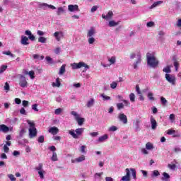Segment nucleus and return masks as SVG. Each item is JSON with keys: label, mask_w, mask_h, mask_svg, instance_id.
Returning <instances> with one entry per match:
<instances>
[{"label": "nucleus", "mask_w": 181, "mask_h": 181, "mask_svg": "<svg viewBox=\"0 0 181 181\" xmlns=\"http://www.w3.org/2000/svg\"><path fill=\"white\" fill-rule=\"evenodd\" d=\"M8 177L10 179V180L11 181H15L16 180V177H15V175H12V174H8Z\"/></svg>", "instance_id": "4d7b16f0"}, {"label": "nucleus", "mask_w": 181, "mask_h": 181, "mask_svg": "<svg viewBox=\"0 0 181 181\" xmlns=\"http://www.w3.org/2000/svg\"><path fill=\"white\" fill-rule=\"evenodd\" d=\"M175 132H176V131L174 129H168L167 132V134H168V135H173V138H177V136H179V135L175 134Z\"/></svg>", "instance_id": "cd10ccee"}, {"label": "nucleus", "mask_w": 181, "mask_h": 181, "mask_svg": "<svg viewBox=\"0 0 181 181\" xmlns=\"http://www.w3.org/2000/svg\"><path fill=\"white\" fill-rule=\"evenodd\" d=\"M86 148H87V146H81L80 147V151H81V153H86Z\"/></svg>", "instance_id": "6e6d98bb"}, {"label": "nucleus", "mask_w": 181, "mask_h": 181, "mask_svg": "<svg viewBox=\"0 0 181 181\" xmlns=\"http://www.w3.org/2000/svg\"><path fill=\"white\" fill-rule=\"evenodd\" d=\"M150 124L151 125V129L156 131V128H158V122H156L153 116L150 117Z\"/></svg>", "instance_id": "9b49d317"}, {"label": "nucleus", "mask_w": 181, "mask_h": 181, "mask_svg": "<svg viewBox=\"0 0 181 181\" xmlns=\"http://www.w3.org/2000/svg\"><path fill=\"white\" fill-rule=\"evenodd\" d=\"M27 123L29 125V138H35V136L37 135V130L36 129V127L35 126V122L30 120H27Z\"/></svg>", "instance_id": "20e7f679"}, {"label": "nucleus", "mask_w": 181, "mask_h": 181, "mask_svg": "<svg viewBox=\"0 0 181 181\" xmlns=\"http://www.w3.org/2000/svg\"><path fill=\"white\" fill-rule=\"evenodd\" d=\"M35 170H37V172L44 170H43V164L41 163H40L38 164V165L35 168Z\"/></svg>", "instance_id": "a19ab883"}, {"label": "nucleus", "mask_w": 181, "mask_h": 181, "mask_svg": "<svg viewBox=\"0 0 181 181\" xmlns=\"http://www.w3.org/2000/svg\"><path fill=\"white\" fill-rule=\"evenodd\" d=\"M51 159L53 162H57L58 158H57V153H56V152H53Z\"/></svg>", "instance_id": "58836bf2"}, {"label": "nucleus", "mask_w": 181, "mask_h": 181, "mask_svg": "<svg viewBox=\"0 0 181 181\" xmlns=\"http://www.w3.org/2000/svg\"><path fill=\"white\" fill-rule=\"evenodd\" d=\"M3 54H6V56H11V57H13L14 55L11 52V51H4Z\"/></svg>", "instance_id": "3c124183"}, {"label": "nucleus", "mask_w": 181, "mask_h": 181, "mask_svg": "<svg viewBox=\"0 0 181 181\" xmlns=\"http://www.w3.org/2000/svg\"><path fill=\"white\" fill-rule=\"evenodd\" d=\"M18 84L20 87L22 88H26L28 86V81L26 80V77L24 75L18 74Z\"/></svg>", "instance_id": "0eeeda50"}, {"label": "nucleus", "mask_w": 181, "mask_h": 181, "mask_svg": "<svg viewBox=\"0 0 181 181\" xmlns=\"http://www.w3.org/2000/svg\"><path fill=\"white\" fill-rule=\"evenodd\" d=\"M64 73H66V64H63L60 67L59 74V76H63V74H64Z\"/></svg>", "instance_id": "bb28decb"}, {"label": "nucleus", "mask_w": 181, "mask_h": 181, "mask_svg": "<svg viewBox=\"0 0 181 181\" xmlns=\"http://www.w3.org/2000/svg\"><path fill=\"white\" fill-rule=\"evenodd\" d=\"M28 76H30V78H31L32 80H33V78H35V71H30L28 72Z\"/></svg>", "instance_id": "5fc2aeb1"}, {"label": "nucleus", "mask_w": 181, "mask_h": 181, "mask_svg": "<svg viewBox=\"0 0 181 181\" xmlns=\"http://www.w3.org/2000/svg\"><path fill=\"white\" fill-rule=\"evenodd\" d=\"M163 4V1H158L156 2H154L150 7H148V9H153L156 8V6H159V5Z\"/></svg>", "instance_id": "4be33fe9"}, {"label": "nucleus", "mask_w": 181, "mask_h": 181, "mask_svg": "<svg viewBox=\"0 0 181 181\" xmlns=\"http://www.w3.org/2000/svg\"><path fill=\"white\" fill-rule=\"evenodd\" d=\"M60 86H62V83H60V78H57L56 83H52V87H60Z\"/></svg>", "instance_id": "473e14b6"}, {"label": "nucleus", "mask_w": 181, "mask_h": 181, "mask_svg": "<svg viewBox=\"0 0 181 181\" xmlns=\"http://www.w3.org/2000/svg\"><path fill=\"white\" fill-rule=\"evenodd\" d=\"M141 62H142V56L141 54H137V59L133 64V67L135 70L138 69V65L140 64Z\"/></svg>", "instance_id": "ddd939ff"}, {"label": "nucleus", "mask_w": 181, "mask_h": 181, "mask_svg": "<svg viewBox=\"0 0 181 181\" xmlns=\"http://www.w3.org/2000/svg\"><path fill=\"white\" fill-rule=\"evenodd\" d=\"M3 149L5 152V153H8V152H9V147H8V146L6 144L4 146Z\"/></svg>", "instance_id": "69168bd1"}, {"label": "nucleus", "mask_w": 181, "mask_h": 181, "mask_svg": "<svg viewBox=\"0 0 181 181\" xmlns=\"http://www.w3.org/2000/svg\"><path fill=\"white\" fill-rule=\"evenodd\" d=\"M38 142L40 144H43L45 142V136H40L39 138H38Z\"/></svg>", "instance_id": "bf43d9fd"}, {"label": "nucleus", "mask_w": 181, "mask_h": 181, "mask_svg": "<svg viewBox=\"0 0 181 181\" xmlns=\"http://www.w3.org/2000/svg\"><path fill=\"white\" fill-rule=\"evenodd\" d=\"M112 16H114L112 11H109L106 16L105 14L102 15L103 19H105L106 21H108V19H112Z\"/></svg>", "instance_id": "dca6fc26"}, {"label": "nucleus", "mask_w": 181, "mask_h": 181, "mask_svg": "<svg viewBox=\"0 0 181 181\" xmlns=\"http://www.w3.org/2000/svg\"><path fill=\"white\" fill-rule=\"evenodd\" d=\"M169 119L171 124H173V122H175V119H176V115H175V114H170L169 116Z\"/></svg>", "instance_id": "c9c22d12"}, {"label": "nucleus", "mask_w": 181, "mask_h": 181, "mask_svg": "<svg viewBox=\"0 0 181 181\" xmlns=\"http://www.w3.org/2000/svg\"><path fill=\"white\" fill-rule=\"evenodd\" d=\"M25 35H26V36H28V39H30V40H32V42L35 41V39H36L35 35L32 34V32L30 30H25Z\"/></svg>", "instance_id": "a211bd4d"}, {"label": "nucleus", "mask_w": 181, "mask_h": 181, "mask_svg": "<svg viewBox=\"0 0 181 181\" xmlns=\"http://www.w3.org/2000/svg\"><path fill=\"white\" fill-rule=\"evenodd\" d=\"M9 131H12V128L9 129V127L6 124H0V132H3V134H8Z\"/></svg>", "instance_id": "4468645a"}, {"label": "nucleus", "mask_w": 181, "mask_h": 181, "mask_svg": "<svg viewBox=\"0 0 181 181\" xmlns=\"http://www.w3.org/2000/svg\"><path fill=\"white\" fill-rule=\"evenodd\" d=\"M95 33H97V31H95V28L94 27H91L87 32V37H88V43L89 45H94L95 43V38L94 36H95Z\"/></svg>", "instance_id": "7ed1b4c3"}, {"label": "nucleus", "mask_w": 181, "mask_h": 181, "mask_svg": "<svg viewBox=\"0 0 181 181\" xmlns=\"http://www.w3.org/2000/svg\"><path fill=\"white\" fill-rule=\"evenodd\" d=\"M54 36L57 39V42H60L62 37H63V33H62V32H55L54 33Z\"/></svg>", "instance_id": "aec40b11"}, {"label": "nucleus", "mask_w": 181, "mask_h": 181, "mask_svg": "<svg viewBox=\"0 0 181 181\" xmlns=\"http://www.w3.org/2000/svg\"><path fill=\"white\" fill-rule=\"evenodd\" d=\"M146 26H147V28H153V26H155V22H153V21L148 22L146 23Z\"/></svg>", "instance_id": "8fccbe9b"}, {"label": "nucleus", "mask_w": 181, "mask_h": 181, "mask_svg": "<svg viewBox=\"0 0 181 181\" xmlns=\"http://www.w3.org/2000/svg\"><path fill=\"white\" fill-rule=\"evenodd\" d=\"M63 12H64L63 7H59L57 11V15H61Z\"/></svg>", "instance_id": "603ef678"}, {"label": "nucleus", "mask_w": 181, "mask_h": 181, "mask_svg": "<svg viewBox=\"0 0 181 181\" xmlns=\"http://www.w3.org/2000/svg\"><path fill=\"white\" fill-rule=\"evenodd\" d=\"M4 90L6 91H9V90H11V87L9 86V83H8V82L5 83Z\"/></svg>", "instance_id": "13d9d810"}, {"label": "nucleus", "mask_w": 181, "mask_h": 181, "mask_svg": "<svg viewBox=\"0 0 181 181\" xmlns=\"http://www.w3.org/2000/svg\"><path fill=\"white\" fill-rule=\"evenodd\" d=\"M119 25V21L116 22L115 21H110L108 23V26L110 28H114L115 26H118Z\"/></svg>", "instance_id": "5701e85b"}, {"label": "nucleus", "mask_w": 181, "mask_h": 181, "mask_svg": "<svg viewBox=\"0 0 181 181\" xmlns=\"http://www.w3.org/2000/svg\"><path fill=\"white\" fill-rule=\"evenodd\" d=\"M117 110H122L124 108L123 103H117Z\"/></svg>", "instance_id": "774afa93"}, {"label": "nucleus", "mask_w": 181, "mask_h": 181, "mask_svg": "<svg viewBox=\"0 0 181 181\" xmlns=\"http://www.w3.org/2000/svg\"><path fill=\"white\" fill-rule=\"evenodd\" d=\"M108 139V135L107 134H104L102 136H100L98 139V142L102 143V142H105Z\"/></svg>", "instance_id": "b1692460"}, {"label": "nucleus", "mask_w": 181, "mask_h": 181, "mask_svg": "<svg viewBox=\"0 0 181 181\" xmlns=\"http://www.w3.org/2000/svg\"><path fill=\"white\" fill-rule=\"evenodd\" d=\"M47 40V39H46V37H40L38 38V42H40V43H46Z\"/></svg>", "instance_id": "a18cd8bd"}, {"label": "nucleus", "mask_w": 181, "mask_h": 181, "mask_svg": "<svg viewBox=\"0 0 181 181\" xmlns=\"http://www.w3.org/2000/svg\"><path fill=\"white\" fill-rule=\"evenodd\" d=\"M101 97H103V100H104L105 101H108V100H111V97L107 96V95H105V94H102V95H101Z\"/></svg>", "instance_id": "864d4df0"}, {"label": "nucleus", "mask_w": 181, "mask_h": 181, "mask_svg": "<svg viewBox=\"0 0 181 181\" xmlns=\"http://www.w3.org/2000/svg\"><path fill=\"white\" fill-rule=\"evenodd\" d=\"M84 128L81 127L78 128L76 130L71 129L69 131V135L72 136L74 139H78L81 135H83V133L84 132Z\"/></svg>", "instance_id": "39448f33"}, {"label": "nucleus", "mask_w": 181, "mask_h": 181, "mask_svg": "<svg viewBox=\"0 0 181 181\" xmlns=\"http://www.w3.org/2000/svg\"><path fill=\"white\" fill-rule=\"evenodd\" d=\"M147 97L150 101H153L155 100V98L153 97V93L152 92H149L147 95Z\"/></svg>", "instance_id": "79ce46f5"}, {"label": "nucleus", "mask_w": 181, "mask_h": 181, "mask_svg": "<svg viewBox=\"0 0 181 181\" xmlns=\"http://www.w3.org/2000/svg\"><path fill=\"white\" fill-rule=\"evenodd\" d=\"M118 119L123 124H128V117L124 113L119 114Z\"/></svg>", "instance_id": "f8f14e48"}, {"label": "nucleus", "mask_w": 181, "mask_h": 181, "mask_svg": "<svg viewBox=\"0 0 181 181\" xmlns=\"http://www.w3.org/2000/svg\"><path fill=\"white\" fill-rule=\"evenodd\" d=\"M97 9H98V6H93L91 9H90V12L92 13H94V12H95V11H97Z\"/></svg>", "instance_id": "680f3d73"}, {"label": "nucleus", "mask_w": 181, "mask_h": 181, "mask_svg": "<svg viewBox=\"0 0 181 181\" xmlns=\"http://www.w3.org/2000/svg\"><path fill=\"white\" fill-rule=\"evenodd\" d=\"M108 62L110 66L112 64H115V63H117V57L115 56H112L110 58H108Z\"/></svg>", "instance_id": "a878e982"}, {"label": "nucleus", "mask_w": 181, "mask_h": 181, "mask_svg": "<svg viewBox=\"0 0 181 181\" xmlns=\"http://www.w3.org/2000/svg\"><path fill=\"white\" fill-rule=\"evenodd\" d=\"M76 163H80L81 162H84L86 160V156L81 155V156L76 158Z\"/></svg>", "instance_id": "c85d7f7f"}, {"label": "nucleus", "mask_w": 181, "mask_h": 181, "mask_svg": "<svg viewBox=\"0 0 181 181\" xmlns=\"http://www.w3.org/2000/svg\"><path fill=\"white\" fill-rule=\"evenodd\" d=\"M165 80L172 86H176V76L175 75L165 74Z\"/></svg>", "instance_id": "6e6552de"}, {"label": "nucleus", "mask_w": 181, "mask_h": 181, "mask_svg": "<svg viewBox=\"0 0 181 181\" xmlns=\"http://www.w3.org/2000/svg\"><path fill=\"white\" fill-rule=\"evenodd\" d=\"M155 147L153 146V145L152 144V143L151 142H148L146 144V149L147 151H152V149H153Z\"/></svg>", "instance_id": "2f4dec72"}, {"label": "nucleus", "mask_w": 181, "mask_h": 181, "mask_svg": "<svg viewBox=\"0 0 181 181\" xmlns=\"http://www.w3.org/2000/svg\"><path fill=\"white\" fill-rule=\"evenodd\" d=\"M33 57L35 60H43L45 59V56L43 55H39L37 54H35L33 55Z\"/></svg>", "instance_id": "c756f323"}, {"label": "nucleus", "mask_w": 181, "mask_h": 181, "mask_svg": "<svg viewBox=\"0 0 181 181\" xmlns=\"http://www.w3.org/2000/svg\"><path fill=\"white\" fill-rule=\"evenodd\" d=\"M129 99H130L131 103H135V94L130 93L129 94Z\"/></svg>", "instance_id": "de8ad7c7"}, {"label": "nucleus", "mask_w": 181, "mask_h": 181, "mask_svg": "<svg viewBox=\"0 0 181 181\" xmlns=\"http://www.w3.org/2000/svg\"><path fill=\"white\" fill-rule=\"evenodd\" d=\"M160 101H161V104H163V105H165L168 104V100L163 96L160 97Z\"/></svg>", "instance_id": "09e8293b"}, {"label": "nucleus", "mask_w": 181, "mask_h": 181, "mask_svg": "<svg viewBox=\"0 0 181 181\" xmlns=\"http://www.w3.org/2000/svg\"><path fill=\"white\" fill-rule=\"evenodd\" d=\"M163 71L164 73H167V74H168L169 73H172V69H170V66H168L163 68Z\"/></svg>", "instance_id": "4c0bfd02"}, {"label": "nucleus", "mask_w": 181, "mask_h": 181, "mask_svg": "<svg viewBox=\"0 0 181 181\" xmlns=\"http://www.w3.org/2000/svg\"><path fill=\"white\" fill-rule=\"evenodd\" d=\"M6 69H8V66L6 65H2L0 67V74H2V73H4V71H5V70H6Z\"/></svg>", "instance_id": "49530a36"}, {"label": "nucleus", "mask_w": 181, "mask_h": 181, "mask_svg": "<svg viewBox=\"0 0 181 181\" xmlns=\"http://www.w3.org/2000/svg\"><path fill=\"white\" fill-rule=\"evenodd\" d=\"M68 11L69 12H78V6L77 4H69L68 6Z\"/></svg>", "instance_id": "2eb2a0df"}, {"label": "nucleus", "mask_w": 181, "mask_h": 181, "mask_svg": "<svg viewBox=\"0 0 181 181\" xmlns=\"http://www.w3.org/2000/svg\"><path fill=\"white\" fill-rule=\"evenodd\" d=\"M63 112V109L62 108H57L54 110V114L55 115H60Z\"/></svg>", "instance_id": "37998d69"}, {"label": "nucleus", "mask_w": 181, "mask_h": 181, "mask_svg": "<svg viewBox=\"0 0 181 181\" xmlns=\"http://www.w3.org/2000/svg\"><path fill=\"white\" fill-rule=\"evenodd\" d=\"M45 173H46L45 170L38 171V175H39L40 179H45Z\"/></svg>", "instance_id": "ea45409f"}, {"label": "nucleus", "mask_w": 181, "mask_h": 181, "mask_svg": "<svg viewBox=\"0 0 181 181\" xmlns=\"http://www.w3.org/2000/svg\"><path fill=\"white\" fill-rule=\"evenodd\" d=\"M71 114L75 117L76 121L78 122V125H83L84 122V118L80 117V115L76 111L71 112Z\"/></svg>", "instance_id": "1a4fd4ad"}, {"label": "nucleus", "mask_w": 181, "mask_h": 181, "mask_svg": "<svg viewBox=\"0 0 181 181\" xmlns=\"http://www.w3.org/2000/svg\"><path fill=\"white\" fill-rule=\"evenodd\" d=\"M38 8H40V9H43L44 11H46L47 8H49V9L52 10L56 9V7L54 6L52 4H47V3H40L38 4Z\"/></svg>", "instance_id": "9d476101"}, {"label": "nucleus", "mask_w": 181, "mask_h": 181, "mask_svg": "<svg viewBox=\"0 0 181 181\" xmlns=\"http://www.w3.org/2000/svg\"><path fill=\"white\" fill-rule=\"evenodd\" d=\"M160 175V173H159V171L157 170H155L151 173V177H156L159 176Z\"/></svg>", "instance_id": "72a5a7b5"}, {"label": "nucleus", "mask_w": 181, "mask_h": 181, "mask_svg": "<svg viewBox=\"0 0 181 181\" xmlns=\"http://www.w3.org/2000/svg\"><path fill=\"white\" fill-rule=\"evenodd\" d=\"M138 54H140L139 53H135V52H132L130 54V59H135V57L136 58V59H138Z\"/></svg>", "instance_id": "c03bdc74"}, {"label": "nucleus", "mask_w": 181, "mask_h": 181, "mask_svg": "<svg viewBox=\"0 0 181 181\" xmlns=\"http://www.w3.org/2000/svg\"><path fill=\"white\" fill-rule=\"evenodd\" d=\"M163 177L161 178L163 181H169V179H170V175L166 173H163Z\"/></svg>", "instance_id": "7c9ffc66"}, {"label": "nucleus", "mask_w": 181, "mask_h": 181, "mask_svg": "<svg viewBox=\"0 0 181 181\" xmlns=\"http://www.w3.org/2000/svg\"><path fill=\"white\" fill-rule=\"evenodd\" d=\"M146 60L147 64L152 69L158 67V65L159 64V61H158L156 57H155V52H148L146 54Z\"/></svg>", "instance_id": "f257e3e1"}, {"label": "nucleus", "mask_w": 181, "mask_h": 181, "mask_svg": "<svg viewBox=\"0 0 181 181\" xmlns=\"http://www.w3.org/2000/svg\"><path fill=\"white\" fill-rule=\"evenodd\" d=\"M117 86H118V81H113L110 83V88L115 90V88H117Z\"/></svg>", "instance_id": "f704fd0d"}, {"label": "nucleus", "mask_w": 181, "mask_h": 181, "mask_svg": "<svg viewBox=\"0 0 181 181\" xmlns=\"http://www.w3.org/2000/svg\"><path fill=\"white\" fill-rule=\"evenodd\" d=\"M126 175L122 177V181H131L132 176L134 180H136V170L134 168H126Z\"/></svg>", "instance_id": "f03ea898"}, {"label": "nucleus", "mask_w": 181, "mask_h": 181, "mask_svg": "<svg viewBox=\"0 0 181 181\" xmlns=\"http://www.w3.org/2000/svg\"><path fill=\"white\" fill-rule=\"evenodd\" d=\"M21 45H23V46H28V45H29V38H28L26 36H22Z\"/></svg>", "instance_id": "6ab92c4d"}, {"label": "nucleus", "mask_w": 181, "mask_h": 181, "mask_svg": "<svg viewBox=\"0 0 181 181\" xmlns=\"http://www.w3.org/2000/svg\"><path fill=\"white\" fill-rule=\"evenodd\" d=\"M139 124H141V120L137 119L134 123L135 131L138 132V131H141V128L139 127Z\"/></svg>", "instance_id": "393cba45"}, {"label": "nucleus", "mask_w": 181, "mask_h": 181, "mask_svg": "<svg viewBox=\"0 0 181 181\" xmlns=\"http://www.w3.org/2000/svg\"><path fill=\"white\" fill-rule=\"evenodd\" d=\"M115 131H118V128L117 127V126H111L108 128L109 132H115Z\"/></svg>", "instance_id": "e433bc0d"}, {"label": "nucleus", "mask_w": 181, "mask_h": 181, "mask_svg": "<svg viewBox=\"0 0 181 181\" xmlns=\"http://www.w3.org/2000/svg\"><path fill=\"white\" fill-rule=\"evenodd\" d=\"M144 177H148V171L141 170Z\"/></svg>", "instance_id": "338daca9"}, {"label": "nucleus", "mask_w": 181, "mask_h": 181, "mask_svg": "<svg viewBox=\"0 0 181 181\" xmlns=\"http://www.w3.org/2000/svg\"><path fill=\"white\" fill-rule=\"evenodd\" d=\"M169 169H171V170H175L176 169V165L175 164H168Z\"/></svg>", "instance_id": "0e129e2a"}, {"label": "nucleus", "mask_w": 181, "mask_h": 181, "mask_svg": "<svg viewBox=\"0 0 181 181\" xmlns=\"http://www.w3.org/2000/svg\"><path fill=\"white\" fill-rule=\"evenodd\" d=\"M71 67H72V70H77L78 69H81V67H84L86 70H88V69H90V66L83 62L71 64Z\"/></svg>", "instance_id": "423d86ee"}, {"label": "nucleus", "mask_w": 181, "mask_h": 181, "mask_svg": "<svg viewBox=\"0 0 181 181\" xmlns=\"http://www.w3.org/2000/svg\"><path fill=\"white\" fill-rule=\"evenodd\" d=\"M48 132L52 135H57L59 134V128L56 127H52L49 129Z\"/></svg>", "instance_id": "f3484780"}, {"label": "nucleus", "mask_w": 181, "mask_h": 181, "mask_svg": "<svg viewBox=\"0 0 181 181\" xmlns=\"http://www.w3.org/2000/svg\"><path fill=\"white\" fill-rule=\"evenodd\" d=\"M89 135L92 136L93 138H95V136H98V132H90L89 133Z\"/></svg>", "instance_id": "052dcab7"}, {"label": "nucleus", "mask_w": 181, "mask_h": 181, "mask_svg": "<svg viewBox=\"0 0 181 181\" xmlns=\"http://www.w3.org/2000/svg\"><path fill=\"white\" fill-rule=\"evenodd\" d=\"M95 104V100L94 98H90L89 100H88L86 107L88 108H91Z\"/></svg>", "instance_id": "412c9836"}, {"label": "nucleus", "mask_w": 181, "mask_h": 181, "mask_svg": "<svg viewBox=\"0 0 181 181\" xmlns=\"http://www.w3.org/2000/svg\"><path fill=\"white\" fill-rule=\"evenodd\" d=\"M32 110H33V111H36L37 112L39 111V109H37V104L33 105Z\"/></svg>", "instance_id": "e2e57ef3"}]
</instances>
